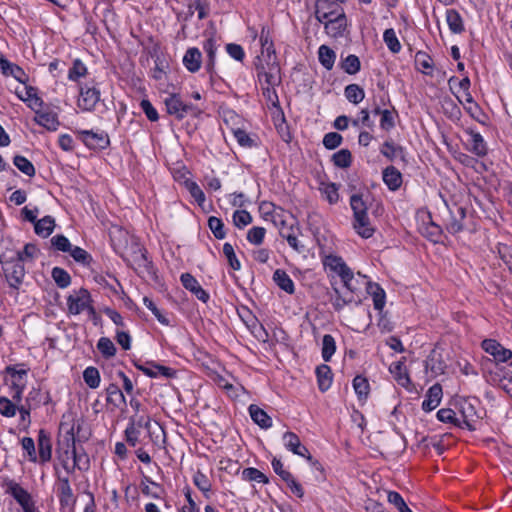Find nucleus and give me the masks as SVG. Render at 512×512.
<instances>
[{
  "instance_id": "nucleus-58",
  "label": "nucleus",
  "mask_w": 512,
  "mask_h": 512,
  "mask_svg": "<svg viewBox=\"0 0 512 512\" xmlns=\"http://www.w3.org/2000/svg\"><path fill=\"white\" fill-rule=\"evenodd\" d=\"M97 349L106 359L114 357L117 351L114 343L108 337H101L98 340Z\"/></svg>"
},
{
  "instance_id": "nucleus-28",
  "label": "nucleus",
  "mask_w": 512,
  "mask_h": 512,
  "mask_svg": "<svg viewBox=\"0 0 512 512\" xmlns=\"http://www.w3.org/2000/svg\"><path fill=\"white\" fill-rule=\"evenodd\" d=\"M58 487V498L61 507H69L74 505L75 498L68 477L60 478Z\"/></svg>"
},
{
  "instance_id": "nucleus-26",
  "label": "nucleus",
  "mask_w": 512,
  "mask_h": 512,
  "mask_svg": "<svg viewBox=\"0 0 512 512\" xmlns=\"http://www.w3.org/2000/svg\"><path fill=\"white\" fill-rule=\"evenodd\" d=\"M201 63L202 53L198 48L191 47L185 52L183 57V64L189 72H197L201 67Z\"/></svg>"
},
{
  "instance_id": "nucleus-48",
  "label": "nucleus",
  "mask_w": 512,
  "mask_h": 512,
  "mask_svg": "<svg viewBox=\"0 0 512 512\" xmlns=\"http://www.w3.org/2000/svg\"><path fill=\"white\" fill-rule=\"evenodd\" d=\"M415 63L422 73L432 75L433 60L426 52L418 51L415 55Z\"/></svg>"
},
{
  "instance_id": "nucleus-30",
  "label": "nucleus",
  "mask_w": 512,
  "mask_h": 512,
  "mask_svg": "<svg viewBox=\"0 0 512 512\" xmlns=\"http://www.w3.org/2000/svg\"><path fill=\"white\" fill-rule=\"evenodd\" d=\"M249 415L253 422L262 429L272 427V418L256 404H251L248 407Z\"/></svg>"
},
{
  "instance_id": "nucleus-24",
  "label": "nucleus",
  "mask_w": 512,
  "mask_h": 512,
  "mask_svg": "<svg viewBox=\"0 0 512 512\" xmlns=\"http://www.w3.org/2000/svg\"><path fill=\"white\" fill-rule=\"evenodd\" d=\"M261 56L277 58L270 28L263 25L260 33Z\"/></svg>"
},
{
  "instance_id": "nucleus-50",
  "label": "nucleus",
  "mask_w": 512,
  "mask_h": 512,
  "mask_svg": "<svg viewBox=\"0 0 512 512\" xmlns=\"http://www.w3.org/2000/svg\"><path fill=\"white\" fill-rule=\"evenodd\" d=\"M333 164L342 169H346L351 166L352 154L348 149H341L332 155Z\"/></svg>"
},
{
  "instance_id": "nucleus-63",
  "label": "nucleus",
  "mask_w": 512,
  "mask_h": 512,
  "mask_svg": "<svg viewBox=\"0 0 512 512\" xmlns=\"http://www.w3.org/2000/svg\"><path fill=\"white\" fill-rule=\"evenodd\" d=\"M87 73L85 64L80 59L73 61L72 67L69 69L68 78L72 81H78L79 78L84 77Z\"/></svg>"
},
{
  "instance_id": "nucleus-54",
  "label": "nucleus",
  "mask_w": 512,
  "mask_h": 512,
  "mask_svg": "<svg viewBox=\"0 0 512 512\" xmlns=\"http://www.w3.org/2000/svg\"><path fill=\"white\" fill-rule=\"evenodd\" d=\"M267 72L263 74V81L267 86H278L282 82L280 65H272V68H267Z\"/></svg>"
},
{
  "instance_id": "nucleus-19",
  "label": "nucleus",
  "mask_w": 512,
  "mask_h": 512,
  "mask_svg": "<svg viewBox=\"0 0 512 512\" xmlns=\"http://www.w3.org/2000/svg\"><path fill=\"white\" fill-rule=\"evenodd\" d=\"M218 47L219 44L213 37L206 39L203 43V50L207 55L204 67L211 77L215 73V58Z\"/></svg>"
},
{
  "instance_id": "nucleus-64",
  "label": "nucleus",
  "mask_w": 512,
  "mask_h": 512,
  "mask_svg": "<svg viewBox=\"0 0 512 512\" xmlns=\"http://www.w3.org/2000/svg\"><path fill=\"white\" fill-rule=\"evenodd\" d=\"M388 502L393 504L399 512H412V510L407 506L403 497L396 491H390L388 493Z\"/></svg>"
},
{
  "instance_id": "nucleus-38",
  "label": "nucleus",
  "mask_w": 512,
  "mask_h": 512,
  "mask_svg": "<svg viewBox=\"0 0 512 512\" xmlns=\"http://www.w3.org/2000/svg\"><path fill=\"white\" fill-rule=\"evenodd\" d=\"M75 442L74 426H72L64 435H60L57 451L63 450L66 458H68V454L73 450V447H76Z\"/></svg>"
},
{
  "instance_id": "nucleus-46",
  "label": "nucleus",
  "mask_w": 512,
  "mask_h": 512,
  "mask_svg": "<svg viewBox=\"0 0 512 512\" xmlns=\"http://www.w3.org/2000/svg\"><path fill=\"white\" fill-rule=\"evenodd\" d=\"M340 68L349 75L358 73L361 69V62L358 56L354 54L348 55L340 62Z\"/></svg>"
},
{
  "instance_id": "nucleus-11",
  "label": "nucleus",
  "mask_w": 512,
  "mask_h": 512,
  "mask_svg": "<svg viewBox=\"0 0 512 512\" xmlns=\"http://www.w3.org/2000/svg\"><path fill=\"white\" fill-rule=\"evenodd\" d=\"M136 368L142 371L146 376L150 378H157L162 376L164 378L170 379L175 378L177 375V371L173 368L163 366L156 362H147L145 365L135 364Z\"/></svg>"
},
{
  "instance_id": "nucleus-13",
  "label": "nucleus",
  "mask_w": 512,
  "mask_h": 512,
  "mask_svg": "<svg viewBox=\"0 0 512 512\" xmlns=\"http://www.w3.org/2000/svg\"><path fill=\"white\" fill-rule=\"evenodd\" d=\"M341 7L333 0H316L315 2V18L319 23L324 22L330 17L340 14Z\"/></svg>"
},
{
  "instance_id": "nucleus-9",
  "label": "nucleus",
  "mask_w": 512,
  "mask_h": 512,
  "mask_svg": "<svg viewBox=\"0 0 512 512\" xmlns=\"http://www.w3.org/2000/svg\"><path fill=\"white\" fill-rule=\"evenodd\" d=\"M324 29L328 36L332 38H341L344 36L347 28V17L343 9L340 14L330 17L324 22Z\"/></svg>"
},
{
  "instance_id": "nucleus-45",
  "label": "nucleus",
  "mask_w": 512,
  "mask_h": 512,
  "mask_svg": "<svg viewBox=\"0 0 512 512\" xmlns=\"http://www.w3.org/2000/svg\"><path fill=\"white\" fill-rule=\"evenodd\" d=\"M352 384L358 399L366 400L370 392L368 379L362 375H357L353 379Z\"/></svg>"
},
{
  "instance_id": "nucleus-53",
  "label": "nucleus",
  "mask_w": 512,
  "mask_h": 512,
  "mask_svg": "<svg viewBox=\"0 0 512 512\" xmlns=\"http://www.w3.org/2000/svg\"><path fill=\"white\" fill-rule=\"evenodd\" d=\"M336 351V342L332 335L325 334L322 339V358L325 362L331 360Z\"/></svg>"
},
{
  "instance_id": "nucleus-32",
  "label": "nucleus",
  "mask_w": 512,
  "mask_h": 512,
  "mask_svg": "<svg viewBox=\"0 0 512 512\" xmlns=\"http://www.w3.org/2000/svg\"><path fill=\"white\" fill-rule=\"evenodd\" d=\"M367 292L372 296L374 308L381 311L386 302L384 289L378 283L368 282Z\"/></svg>"
},
{
  "instance_id": "nucleus-55",
  "label": "nucleus",
  "mask_w": 512,
  "mask_h": 512,
  "mask_svg": "<svg viewBox=\"0 0 512 512\" xmlns=\"http://www.w3.org/2000/svg\"><path fill=\"white\" fill-rule=\"evenodd\" d=\"M51 276L56 285L61 289L67 288L71 284V276L63 268L54 267L52 269Z\"/></svg>"
},
{
  "instance_id": "nucleus-5",
  "label": "nucleus",
  "mask_w": 512,
  "mask_h": 512,
  "mask_svg": "<svg viewBox=\"0 0 512 512\" xmlns=\"http://www.w3.org/2000/svg\"><path fill=\"white\" fill-rule=\"evenodd\" d=\"M167 113L177 120H182L187 115L197 116L201 110L193 104L183 102L179 94H170L164 101Z\"/></svg>"
},
{
  "instance_id": "nucleus-44",
  "label": "nucleus",
  "mask_w": 512,
  "mask_h": 512,
  "mask_svg": "<svg viewBox=\"0 0 512 512\" xmlns=\"http://www.w3.org/2000/svg\"><path fill=\"white\" fill-rule=\"evenodd\" d=\"M346 99L353 104H359L365 98V91L358 84H349L344 89Z\"/></svg>"
},
{
  "instance_id": "nucleus-31",
  "label": "nucleus",
  "mask_w": 512,
  "mask_h": 512,
  "mask_svg": "<svg viewBox=\"0 0 512 512\" xmlns=\"http://www.w3.org/2000/svg\"><path fill=\"white\" fill-rule=\"evenodd\" d=\"M446 22L450 31L454 34H461L465 31L463 18L456 9L446 10Z\"/></svg>"
},
{
  "instance_id": "nucleus-15",
  "label": "nucleus",
  "mask_w": 512,
  "mask_h": 512,
  "mask_svg": "<svg viewBox=\"0 0 512 512\" xmlns=\"http://www.w3.org/2000/svg\"><path fill=\"white\" fill-rule=\"evenodd\" d=\"M100 100V90L88 85L80 87L78 106L84 111H92Z\"/></svg>"
},
{
  "instance_id": "nucleus-16",
  "label": "nucleus",
  "mask_w": 512,
  "mask_h": 512,
  "mask_svg": "<svg viewBox=\"0 0 512 512\" xmlns=\"http://www.w3.org/2000/svg\"><path fill=\"white\" fill-rule=\"evenodd\" d=\"M181 283L185 289L190 291L198 300L206 303L210 296L206 290L202 288L197 279L190 273H183L180 277Z\"/></svg>"
},
{
  "instance_id": "nucleus-17",
  "label": "nucleus",
  "mask_w": 512,
  "mask_h": 512,
  "mask_svg": "<svg viewBox=\"0 0 512 512\" xmlns=\"http://www.w3.org/2000/svg\"><path fill=\"white\" fill-rule=\"evenodd\" d=\"M428 221L423 220L419 226L421 234L433 243H439L443 234L440 225L432 221L431 214H427Z\"/></svg>"
},
{
  "instance_id": "nucleus-33",
  "label": "nucleus",
  "mask_w": 512,
  "mask_h": 512,
  "mask_svg": "<svg viewBox=\"0 0 512 512\" xmlns=\"http://www.w3.org/2000/svg\"><path fill=\"white\" fill-rule=\"evenodd\" d=\"M437 418L439 421L443 423H451L454 424L457 427H462L463 424H465L468 429L473 430L474 427L467 421V419L464 417L463 421L461 422L457 417L455 412L450 408H442L437 412Z\"/></svg>"
},
{
  "instance_id": "nucleus-39",
  "label": "nucleus",
  "mask_w": 512,
  "mask_h": 512,
  "mask_svg": "<svg viewBox=\"0 0 512 512\" xmlns=\"http://www.w3.org/2000/svg\"><path fill=\"white\" fill-rule=\"evenodd\" d=\"M272 65H279L277 58H268L257 56L254 62L255 70L257 73V78L260 83L263 81V74H265L268 70L267 68H272Z\"/></svg>"
},
{
  "instance_id": "nucleus-3",
  "label": "nucleus",
  "mask_w": 512,
  "mask_h": 512,
  "mask_svg": "<svg viewBox=\"0 0 512 512\" xmlns=\"http://www.w3.org/2000/svg\"><path fill=\"white\" fill-rule=\"evenodd\" d=\"M0 263L9 287L17 294L26 274L21 257L14 258L8 253H2L0 254Z\"/></svg>"
},
{
  "instance_id": "nucleus-20",
  "label": "nucleus",
  "mask_w": 512,
  "mask_h": 512,
  "mask_svg": "<svg viewBox=\"0 0 512 512\" xmlns=\"http://www.w3.org/2000/svg\"><path fill=\"white\" fill-rule=\"evenodd\" d=\"M426 372H431L433 376L444 374L446 364L442 359V355L436 350H432L425 360Z\"/></svg>"
},
{
  "instance_id": "nucleus-8",
  "label": "nucleus",
  "mask_w": 512,
  "mask_h": 512,
  "mask_svg": "<svg viewBox=\"0 0 512 512\" xmlns=\"http://www.w3.org/2000/svg\"><path fill=\"white\" fill-rule=\"evenodd\" d=\"M79 138L89 149H106L110 145V139L106 132H94L93 130L78 131Z\"/></svg>"
},
{
  "instance_id": "nucleus-60",
  "label": "nucleus",
  "mask_w": 512,
  "mask_h": 512,
  "mask_svg": "<svg viewBox=\"0 0 512 512\" xmlns=\"http://www.w3.org/2000/svg\"><path fill=\"white\" fill-rule=\"evenodd\" d=\"M73 458V469L87 470L89 468V458L84 451H79L76 447L70 452Z\"/></svg>"
},
{
  "instance_id": "nucleus-34",
  "label": "nucleus",
  "mask_w": 512,
  "mask_h": 512,
  "mask_svg": "<svg viewBox=\"0 0 512 512\" xmlns=\"http://www.w3.org/2000/svg\"><path fill=\"white\" fill-rule=\"evenodd\" d=\"M273 281L276 285L288 294L295 292V285L291 277L282 269L275 270L273 274Z\"/></svg>"
},
{
  "instance_id": "nucleus-61",
  "label": "nucleus",
  "mask_w": 512,
  "mask_h": 512,
  "mask_svg": "<svg viewBox=\"0 0 512 512\" xmlns=\"http://www.w3.org/2000/svg\"><path fill=\"white\" fill-rule=\"evenodd\" d=\"M83 379L88 387L96 389L100 385V374L97 368L87 367L83 372Z\"/></svg>"
},
{
  "instance_id": "nucleus-14",
  "label": "nucleus",
  "mask_w": 512,
  "mask_h": 512,
  "mask_svg": "<svg viewBox=\"0 0 512 512\" xmlns=\"http://www.w3.org/2000/svg\"><path fill=\"white\" fill-rule=\"evenodd\" d=\"M323 265L336 273L340 279H348L353 277V271L348 267L342 257L330 254L323 260Z\"/></svg>"
},
{
  "instance_id": "nucleus-56",
  "label": "nucleus",
  "mask_w": 512,
  "mask_h": 512,
  "mask_svg": "<svg viewBox=\"0 0 512 512\" xmlns=\"http://www.w3.org/2000/svg\"><path fill=\"white\" fill-rule=\"evenodd\" d=\"M383 41L387 48L394 54L400 52L401 44L393 28H388L383 33Z\"/></svg>"
},
{
  "instance_id": "nucleus-57",
  "label": "nucleus",
  "mask_w": 512,
  "mask_h": 512,
  "mask_svg": "<svg viewBox=\"0 0 512 512\" xmlns=\"http://www.w3.org/2000/svg\"><path fill=\"white\" fill-rule=\"evenodd\" d=\"M465 102L467 105H464V109L473 119H479V116L486 117V114L478 103L474 101L470 92L465 94Z\"/></svg>"
},
{
  "instance_id": "nucleus-1",
  "label": "nucleus",
  "mask_w": 512,
  "mask_h": 512,
  "mask_svg": "<svg viewBox=\"0 0 512 512\" xmlns=\"http://www.w3.org/2000/svg\"><path fill=\"white\" fill-rule=\"evenodd\" d=\"M273 223L279 229V234L285 238L291 248L298 253L306 251L305 245L297 239V233L300 231L298 220L289 212L282 211L273 215Z\"/></svg>"
},
{
  "instance_id": "nucleus-2",
  "label": "nucleus",
  "mask_w": 512,
  "mask_h": 512,
  "mask_svg": "<svg viewBox=\"0 0 512 512\" xmlns=\"http://www.w3.org/2000/svg\"><path fill=\"white\" fill-rule=\"evenodd\" d=\"M350 206L353 211V228L362 238H370L374 234V228L370 224L367 214V204L363 195L356 193L350 197Z\"/></svg>"
},
{
  "instance_id": "nucleus-21",
  "label": "nucleus",
  "mask_w": 512,
  "mask_h": 512,
  "mask_svg": "<svg viewBox=\"0 0 512 512\" xmlns=\"http://www.w3.org/2000/svg\"><path fill=\"white\" fill-rule=\"evenodd\" d=\"M442 395L443 392L440 384L436 383L431 386L427 391L424 401L422 402V409L425 412L434 410L440 404Z\"/></svg>"
},
{
  "instance_id": "nucleus-40",
  "label": "nucleus",
  "mask_w": 512,
  "mask_h": 512,
  "mask_svg": "<svg viewBox=\"0 0 512 512\" xmlns=\"http://www.w3.org/2000/svg\"><path fill=\"white\" fill-rule=\"evenodd\" d=\"M106 401L109 404H112L114 407L118 408L122 404H126V399L122 391L119 389L118 385L111 383L106 388Z\"/></svg>"
},
{
  "instance_id": "nucleus-62",
  "label": "nucleus",
  "mask_w": 512,
  "mask_h": 512,
  "mask_svg": "<svg viewBox=\"0 0 512 512\" xmlns=\"http://www.w3.org/2000/svg\"><path fill=\"white\" fill-rule=\"evenodd\" d=\"M18 403L7 397L0 396V414L4 417H14L17 412Z\"/></svg>"
},
{
  "instance_id": "nucleus-47",
  "label": "nucleus",
  "mask_w": 512,
  "mask_h": 512,
  "mask_svg": "<svg viewBox=\"0 0 512 512\" xmlns=\"http://www.w3.org/2000/svg\"><path fill=\"white\" fill-rule=\"evenodd\" d=\"M319 190L329 204L333 205L339 201L338 185L336 183H321Z\"/></svg>"
},
{
  "instance_id": "nucleus-6",
  "label": "nucleus",
  "mask_w": 512,
  "mask_h": 512,
  "mask_svg": "<svg viewBox=\"0 0 512 512\" xmlns=\"http://www.w3.org/2000/svg\"><path fill=\"white\" fill-rule=\"evenodd\" d=\"M449 211V217L445 220V228L451 234H457L463 231V220L466 217V208L454 203L452 206L446 204Z\"/></svg>"
},
{
  "instance_id": "nucleus-7",
  "label": "nucleus",
  "mask_w": 512,
  "mask_h": 512,
  "mask_svg": "<svg viewBox=\"0 0 512 512\" xmlns=\"http://www.w3.org/2000/svg\"><path fill=\"white\" fill-rule=\"evenodd\" d=\"M92 302L93 300L89 291L85 288H80L78 291H75L67 297L68 313L78 315L86 310L88 305Z\"/></svg>"
},
{
  "instance_id": "nucleus-42",
  "label": "nucleus",
  "mask_w": 512,
  "mask_h": 512,
  "mask_svg": "<svg viewBox=\"0 0 512 512\" xmlns=\"http://www.w3.org/2000/svg\"><path fill=\"white\" fill-rule=\"evenodd\" d=\"M194 485L203 493L206 498L210 497L212 483L210 479L200 470H197L193 475Z\"/></svg>"
},
{
  "instance_id": "nucleus-37",
  "label": "nucleus",
  "mask_w": 512,
  "mask_h": 512,
  "mask_svg": "<svg viewBox=\"0 0 512 512\" xmlns=\"http://www.w3.org/2000/svg\"><path fill=\"white\" fill-rule=\"evenodd\" d=\"M232 133L241 147L248 149L258 147L257 136H251L245 130L240 128L232 129Z\"/></svg>"
},
{
  "instance_id": "nucleus-59",
  "label": "nucleus",
  "mask_w": 512,
  "mask_h": 512,
  "mask_svg": "<svg viewBox=\"0 0 512 512\" xmlns=\"http://www.w3.org/2000/svg\"><path fill=\"white\" fill-rule=\"evenodd\" d=\"M208 227L216 239L221 240L226 237L224 223L220 218L216 216H210L208 218Z\"/></svg>"
},
{
  "instance_id": "nucleus-12",
  "label": "nucleus",
  "mask_w": 512,
  "mask_h": 512,
  "mask_svg": "<svg viewBox=\"0 0 512 512\" xmlns=\"http://www.w3.org/2000/svg\"><path fill=\"white\" fill-rule=\"evenodd\" d=\"M481 346L498 363H507L512 358V351L503 347L494 339H485Z\"/></svg>"
},
{
  "instance_id": "nucleus-35",
  "label": "nucleus",
  "mask_w": 512,
  "mask_h": 512,
  "mask_svg": "<svg viewBox=\"0 0 512 512\" xmlns=\"http://www.w3.org/2000/svg\"><path fill=\"white\" fill-rule=\"evenodd\" d=\"M55 228V219L52 216H44L34 224L35 233L43 238L50 236Z\"/></svg>"
},
{
  "instance_id": "nucleus-52",
  "label": "nucleus",
  "mask_w": 512,
  "mask_h": 512,
  "mask_svg": "<svg viewBox=\"0 0 512 512\" xmlns=\"http://www.w3.org/2000/svg\"><path fill=\"white\" fill-rule=\"evenodd\" d=\"M241 477L245 481H253L257 483L267 484L269 482L268 477L260 470L254 467H248L243 469Z\"/></svg>"
},
{
  "instance_id": "nucleus-41",
  "label": "nucleus",
  "mask_w": 512,
  "mask_h": 512,
  "mask_svg": "<svg viewBox=\"0 0 512 512\" xmlns=\"http://www.w3.org/2000/svg\"><path fill=\"white\" fill-rule=\"evenodd\" d=\"M318 59L320 64L327 70L334 66L336 53L327 45H321L318 49Z\"/></svg>"
},
{
  "instance_id": "nucleus-49",
  "label": "nucleus",
  "mask_w": 512,
  "mask_h": 512,
  "mask_svg": "<svg viewBox=\"0 0 512 512\" xmlns=\"http://www.w3.org/2000/svg\"><path fill=\"white\" fill-rule=\"evenodd\" d=\"M13 164L17 167L19 171L23 174L33 177L36 173L35 167L32 162L22 155H16L13 158Z\"/></svg>"
},
{
  "instance_id": "nucleus-22",
  "label": "nucleus",
  "mask_w": 512,
  "mask_h": 512,
  "mask_svg": "<svg viewBox=\"0 0 512 512\" xmlns=\"http://www.w3.org/2000/svg\"><path fill=\"white\" fill-rule=\"evenodd\" d=\"M380 153L389 161H395L399 158L406 162L405 149L401 145L395 144L392 140H387L382 144Z\"/></svg>"
},
{
  "instance_id": "nucleus-36",
  "label": "nucleus",
  "mask_w": 512,
  "mask_h": 512,
  "mask_svg": "<svg viewBox=\"0 0 512 512\" xmlns=\"http://www.w3.org/2000/svg\"><path fill=\"white\" fill-rule=\"evenodd\" d=\"M316 376L319 390L322 392L327 391L332 384L331 368L326 364H321L316 368Z\"/></svg>"
},
{
  "instance_id": "nucleus-51",
  "label": "nucleus",
  "mask_w": 512,
  "mask_h": 512,
  "mask_svg": "<svg viewBox=\"0 0 512 512\" xmlns=\"http://www.w3.org/2000/svg\"><path fill=\"white\" fill-rule=\"evenodd\" d=\"M69 253H70V256L77 263L83 265L84 267H90L93 262L92 256L81 247L73 246Z\"/></svg>"
},
{
  "instance_id": "nucleus-10",
  "label": "nucleus",
  "mask_w": 512,
  "mask_h": 512,
  "mask_svg": "<svg viewBox=\"0 0 512 512\" xmlns=\"http://www.w3.org/2000/svg\"><path fill=\"white\" fill-rule=\"evenodd\" d=\"M131 262L135 269H142L148 274H154L153 262L148 259L147 250L138 243H134L131 246Z\"/></svg>"
},
{
  "instance_id": "nucleus-43",
  "label": "nucleus",
  "mask_w": 512,
  "mask_h": 512,
  "mask_svg": "<svg viewBox=\"0 0 512 512\" xmlns=\"http://www.w3.org/2000/svg\"><path fill=\"white\" fill-rule=\"evenodd\" d=\"M469 135L471 137V151L479 157L485 156L487 154V145L482 135L473 130L469 131Z\"/></svg>"
},
{
  "instance_id": "nucleus-25",
  "label": "nucleus",
  "mask_w": 512,
  "mask_h": 512,
  "mask_svg": "<svg viewBox=\"0 0 512 512\" xmlns=\"http://www.w3.org/2000/svg\"><path fill=\"white\" fill-rule=\"evenodd\" d=\"M35 121L49 131H56L60 125L57 114L48 110L36 111Z\"/></svg>"
},
{
  "instance_id": "nucleus-23",
  "label": "nucleus",
  "mask_w": 512,
  "mask_h": 512,
  "mask_svg": "<svg viewBox=\"0 0 512 512\" xmlns=\"http://www.w3.org/2000/svg\"><path fill=\"white\" fill-rule=\"evenodd\" d=\"M284 446L293 454L306 457L309 453L308 449L302 445L299 437L293 432H285L283 435Z\"/></svg>"
},
{
  "instance_id": "nucleus-4",
  "label": "nucleus",
  "mask_w": 512,
  "mask_h": 512,
  "mask_svg": "<svg viewBox=\"0 0 512 512\" xmlns=\"http://www.w3.org/2000/svg\"><path fill=\"white\" fill-rule=\"evenodd\" d=\"M5 493L10 495L22 508L23 512H39L32 495L13 479L3 483Z\"/></svg>"
},
{
  "instance_id": "nucleus-18",
  "label": "nucleus",
  "mask_w": 512,
  "mask_h": 512,
  "mask_svg": "<svg viewBox=\"0 0 512 512\" xmlns=\"http://www.w3.org/2000/svg\"><path fill=\"white\" fill-rule=\"evenodd\" d=\"M38 456L41 463H47L52 458V443L49 433L40 429L38 433Z\"/></svg>"
},
{
  "instance_id": "nucleus-29",
  "label": "nucleus",
  "mask_w": 512,
  "mask_h": 512,
  "mask_svg": "<svg viewBox=\"0 0 512 512\" xmlns=\"http://www.w3.org/2000/svg\"><path fill=\"white\" fill-rule=\"evenodd\" d=\"M382 178L391 191L398 190L402 185V174L394 166L386 167L382 172Z\"/></svg>"
},
{
  "instance_id": "nucleus-27",
  "label": "nucleus",
  "mask_w": 512,
  "mask_h": 512,
  "mask_svg": "<svg viewBox=\"0 0 512 512\" xmlns=\"http://www.w3.org/2000/svg\"><path fill=\"white\" fill-rule=\"evenodd\" d=\"M405 360V357H403L400 361L391 364L389 371L394 376L399 385L407 388L411 383V380L405 366Z\"/></svg>"
}]
</instances>
